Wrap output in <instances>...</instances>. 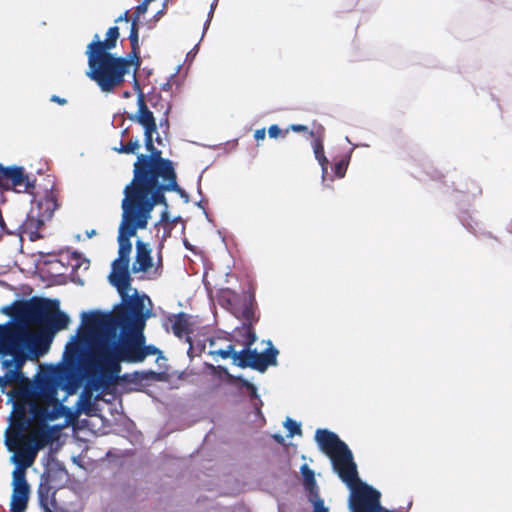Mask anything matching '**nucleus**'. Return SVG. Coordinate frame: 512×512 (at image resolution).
<instances>
[{
  "label": "nucleus",
  "instance_id": "obj_1",
  "mask_svg": "<svg viewBox=\"0 0 512 512\" xmlns=\"http://www.w3.org/2000/svg\"><path fill=\"white\" fill-rule=\"evenodd\" d=\"M76 388L75 382L69 380L63 384L60 376L42 374L35 379L33 385L24 390L30 414L39 425L29 432L23 442L38 452L58 439L60 427L48 426L46 423L63 416H72L71 410L63 402Z\"/></svg>",
  "mask_w": 512,
  "mask_h": 512
},
{
  "label": "nucleus",
  "instance_id": "obj_2",
  "mask_svg": "<svg viewBox=\"0 0 512 512\" xmlns=\"http://www.w3.org/2000/svg\"><path fill=\"white\" fill-rule=\"evenodd\" d=\"M16 315L21 321L40 326V330L35 333H29L23 326L8 322L0 324V343L6 334L13 331L17 335L16 350L23 353L25 361L28 356L25 351L28 348L36 356L46 353L54 334L68 327L70 319L67 314L59 309L57 300L44 298H32L26 302L16 304Z\"/></svg>",
  "mask_w": 512,
  "mask_h": 512
},
{
  "label": "nucleus",
  "instance_id": "obj_3",
  "mask_svg": "<svg viewBox=\"0 0 512 512\" xmlns=\"http://www.w3.org/2000/svg\"><path fill=\"white\" fill-rule=\"evenodd\" d=\"M124 196L150 206L167 205L166 192L185 191L177 183L173 162L162 157L157 148L149 155L140 154L133 165V178L124 188Z\"/></svg>",
  "mask_w": 512,
  "mask_h": 512
},
{
  "label": "nucleus",
  "instance_id": "obj_4",
  "mask_svg": "<svg viewBox=\"0 0 512 512\" xmlns=\"http://www.w3.org/2000/svg\"><path fill=\"white\" fill-rule=\"evenodd\" d=\"M144 304L131 303L130 309L122 307L111 313L93 311L84 313L83 325L90 332H116L119 328L123 337L118 342V364L121 362L140 363L142 344H145L143 329L145 327Z\"/></svg>",
  "mask_w": 512,
  "mask_h": 512
},
{
  "label": "nucleus",
  "instance_id": "obj_5",
  "mask_svg": "<svg viewBox=\"0 0 512 512\" xmlns=\"http://www.w3.org/2000/svg\"><path fill=\"white\" fill-rule=\"evenodd\" d=\"M315 440L331 460L334 471L351 489L349 509L351 512H381L380 493L359 479L351 450L337 434L318 429Z\"/></svg>",
  "mask_w": 512,
  "mask_h": 512
},
{
  "label": "nucleus",
  "instance_id": "obj_6",
  "mask_svg": "<svg viewBox=\"0 0 512 512\" xmlns=\"http://www.w3.org/2000/svg\"><path fill=\"white\" fill-rule=\"evenodd\" d=\"M119 36V28L117 26L110 27L104 40L95 34L86 48L85 54L88 59L86 76L94 81L104 93H111L121 87L130 67L135 65L131 58L117 57L110 52L116 47Z\"/></svg>",
  "mask_w": 512,
  "mask_h": 512
},
{
  "label": "nucleus",
  "instance_id": "obj_7",
  "mask_svg": "<svg viewBox=\"0 0 512 512\" xmlns=\"http://www.w3.org/2000/svg\"><path fill=\"white\" fill-rule=\"evenodd\" d=\"M85 329L95 336L85 363L89 384L96 390H106L117 383L121 371V365L118 364L116 332L94 333L86 327Z\"/></svg>",
  "mask_w": 512,
  "mask_h": 512
},
{
  "label": "nucleus",
  "instance_id": "obj_8",
  "mask_svg": "<svg viewBox=\"0 0 512 512\" xmlns=\"http://www.w3.org/2000/svg\"><path fill=\"white\" fill-rule=\"evenodd\" d=\"M122 219L118 230V258L130 260L132 251L131 237L137 230L146 229L155 207L125 197L122 200Z\"/></svg>",
  "mask_w": 512,
  "mask_h": 512
},
{
  "label": "nucleus",
  "instance_id": "obj_9",
  "mask_svg": "<svg viewBox=\"0 0 512 512\" xmlns=\"http://www.w3.org/2000/svg\"><path fill=\"white\" fill-rule=\"evenodd\" d=\"M268 348L258 353L252 346H244V349L237 352L234 345L230 344L226 349L210 351L211 356H220L222 359L231 358L233 364L240 368H251L261 373L265 372L269 366L277 364L278 350L268 341Z\"/></svg>",
  "mask_w": 512,
  "mask_h": 512
},
{
  "label": "nucleus",
  "instance_id": "obj_10",
  "mask_svg": "<svg viewBox=\"0 0 512 512\" xmlns=\"http://www.w3.org/2000/svg\"><path fill=\"white\" fill-rule=\"evenodd\" d=\"M17 335L18 333L16 334L14 331L10 334H6L2 339V343H0V355L12 357L11 359L1 361V366L6 371L3 376H0L2 392H5V389L10 385L21 384L28 381L22 372L25 357L23 353L11 346V344H16Z\"/></svg>",
  "mask_w": 512,
  "mask_h": 512
},
{
  "label": "nucleus",
  "instance_id": "obj_11",
  "mask_svg": "<svg viewBox=\"0 0 512 512\" xmlns=\"http://www.w3.org/2000/svg\"><path fill=\"white\" fill-rule=\"evenodd\" d=\"M129 264L130 260L120 258H117L112 262V271L109 274L108 279L110 284L117 289L122 299L121 304L117 305L114 309H121L122 307L130 309L133 301H138L139 303L144 304V296H139L137 290H135L134 295H129L132 283Z\"/></svg>",
  "mask_w": 512,
  "mask_h": 512
},
{
  "label": "nucleus",
  "instance_id": "obj_12",
  "mask_svg": "<svg viewBox=\"0 0 512 512\" xmlns=\"http://www.w3.org/2000/svg\"><path fill=\"white\" fill-rule=\"evenodd\" d=\"M0 187L4 189L13 188L17 192H29L34 188L23 167H5L0 164Z\"/></svg>",
  "mask_w": 512,
  "mask_h": 512
},
{
  "label": "nucleus",
  "instance_id": "obj_13",
  "mask_svg": "<svg viewBox=\"0 0 512 512\" xmlns=\"http://www.w3.org/2000/svg\"><path fill=\"white\" fill-rule=\"evenodd\" d=\"M253 302L254 297L250 295L249 298L245 301L241 310V318L243 319V324L240 331L243 332L242 335L245 337L243 342L244 346H253L257 340L254 324L258 322L259 317L256 315Z\"/></svg>",
  "mask_w": 512,
  "mask_h": 512
},
{
  "label": "nucleus",
  "instance_id": "obj_14",
  "mask_svg": "<svg viewBox=\"0 0 512 512\" xmlns=\"http://www.w3.org/2000/svg\"><path fill=\"white\" fill-rule=\"evenodd\" d=\"M301 473L303 475V486L308 492V500L313 505V512H329L319 495L314 471L304 464L301 466Z\"/></svg>",
  "mask_w": 512,
  "mask_h": 512
},
{
  "label": "nucleus",
  "instance_id": "obj_15",
  "mask_svg": "<svg viewBox=\"0 0 512 512\" xmlns=\"http://www.w3.org/2000/svg\"><path fill=\"white\" fill-rule=\"evenodd\" d=\"M167 322L171 324V331L177 338H185L186 342L190 344L188 354L192 352L193 347L191 334L194 330L191 322V316L185 312H179L168 316Z\"/></svg>",
  "mask_w": 512,
  "mask_h": 512
},
{
  "label": "nucleus",
  "instance_id": "obj_16",
  "mask_svg": "<svg viewBox=\"0 0 512 512\" xmlns=\"http://www.w3.org/2000/svg\"><path fill=\"white\" fill-rule=\"evenodd\" d=\"M137 106V113L134 117H130V119L139 123L144 128V132L157 131L155 117L149 110L142 92L137 96Z\"/></svg>",
  "mask_w": 512,
  "mask_h": 512
},
{
  "label": "nucleus",
  "instance_id": "obj_17",
  "mask_svg": "<svg viewBox=\"0 0 512 512\" xmlns=\"http://www.w3.org/2000/svg\"><path fill=\"white\" fill-rule=\"evenodd\" d=\"M88 354L86 353L85 343L80 339H75L68 343L65 349L64 358L68 365L75 366L80 364L86 371V361Z\"/></svg>",
  "mask_w": 512,
  "mask_h": 512
},
{
  "label": "nucleus",
  "instance_id": "obj_18",
  "mask_svg": "<svg viewBox=\"0 0 512 512\" xmlns=\"http://www.w3.org/2000/svg\"><path fill=\"white\" fill-rule=\"evenodd\" d=\"M152 267L151 250L148 245L140 240L136 242V257L132 264V273L146 272Z\"/></svg>",
  "mask_w": 512,
  "mask_h": 512
},
{
  "label": "nucleus",
  "instance_id": "obj_19",
  "mask_svg": "<svg viewBox=\"0 0 512 512\" xmlns=\"http://www.w3.org/2000/svg\"><path fill=\"white\" fill-rule=\"evenodd\" d=\"M131 51L127 57L135 62V71L140 67V45H139V22L131 20V28L129 34Z\"/></svg>",
  "mask_w": 512,
  "mask_h": 512
},
{
  "label": "nucleus",
  "instance_id": "obj_20",
  "mask_svg": "<svg viewBox=\"0 0 512 512\" xmlns=\"http://www.w3.org/2000/svg\"><path fill=\"white\" fill-rule=\"evenodd\" d=\"M37 453L38 452L23 442L22 449L13 456V461L19 465L17 468H24L26 470V468L34 463Z\"/></svg>",
  "mask_w": 512,
  "mask_h": 512
},
{
  "label": "nucleus",
  "instance_id": "obj_21",
  "mask_svg": "<svg viewBox=\"0 0 512 512\" xmlns=\"http://www.w3.org/2000/svg\"><path fill=\"white\" fill-rule=\"evenodd\" d=\"M29 490H12L10 512H24L29 501Z\"/></svg>",
  "mask_w": 512,
  "mask_h": 512
},
{
  "label": "nucleus",
  "instance_id": "obj_22",
  "mask_svg": "<svg viewBox=\"0 0 512 512\" xmlns=\"http://www.w3.org/2000/svg\"><path fill=\"white\" fill-rule=\"evenodd\" d=\"M309 136L314 138V140L312 142V147H313L315 158L325 155L324 128L322 126H320L317 131H310Z\"/></svg>",
  "mask_w": 512,
  "mask_h": 512
},
{
  "label": "nucleus",
  "instance_id": "obj_23",
  "mask_svg": "<svg viewBox=\"0 0 512 512\" xmlns=\"http://www.w3.org/2000/svg\"><path fill=\"white\" fill-rule=\"evenodd\" d=\"M22 440L23 435L21 434L20 428L13 430L8 429L6 431L5 445L9 451H16Z\"/></svg>",
  "mask_w": 512,
  "mask_h": 512
},
{
  "label": "nucleus",
  "instance_id": "obj_24",
  "mask_svg": "<svg viewBox=\"0 0 512 512\" xmlns=\"http://www.w3.org/2000/svg\"><path fill=\"white\" fill-rule=\"evenodd\" d=\"M13 490H29L30 486L26 480V471L24 468H15L12 473Z\"/></svg>",
  "mask_w": 512,
  "mask_h": 512
},
{
  "label": "nucleus",
  "instance_id": "obj_25",
  "mask_svg": "<svg viewBox=\"0 0 512 512\" xmlns=\"http://www.w3.org/2000/svg\"><path fill=\"white\" fill-rule=\"evenodd\" d=\"M350 162V155L342 157L334 164L333 171L336 177L343 178Z\"/></svg>",
  "mask_w": 512,
  "mask_h": 512
},
{
  "label": "nucleus",
  "instance_id": "obj_26",
  "mask_svg": "<svg viewBox=\"0 0 512 512\" xmlns=\"http://www.w3.org/2000/svg\"><path fill=\"white\" fill-rule=\"evenodd\" d=\"M79 410L87 415H91L90 411L92 408L91 393L84 391L79 399Z\"/></svg>",
  "mask_w": 512,
  "mask_h": 512
},
{
  "label": "nucleus",
  "instance_id": "obj_27",
  "mask_svg": "<svg viewBox=\"0 0 512 512\" xmlns=\"http://www.w3.org/2000/svg\"><path fill=\"white\" fill-rule=\"evenodd\" d=\"M139 147L140 144L138 140H130L127 143H121V146L117 151L124 154H135Z\"/></svg>",
  "mask_w": 512,
  "mask_h": 512
},
{
  "label": "nucleus",
  "instance_id": "obj_28",
  "mask_svg": "<svg viewBox=\"0 0 512 512\" xmlns=\"http://www.w3.org/2000/svg\"><path fill=\"white\" fill-rule=\"evenodd\" d=\"M284 426L289 432V434H288L289 437L302 434L300 424L290 418L286 419Z\"/></svg>",
  "mask_w": 512,
  "mask_h": 512
},
{
  "label": "nucleus",
  "instance_id": "obj_29",
  "mask_svg": "<svg viewBox=\"0 0 512 512\" xmlns=\"http://www.w3.org/2000/svg\"><path fill=\"white\" fill-rule=\"evenodd\" d=\"M148 5H149V0H143L136 8H135V11L133 13V16H132V19L131 20H134V21H137L139 22V19H140V16L142 14H145L147 12V9H148Z\"/></svg>",
  "mask_w": 512,
  "mask_h": 512
},
{
  "label": "nucleus",
  "instance_id": "obj_30",
  "mask_svg": "<svg viewBox=\"0 0 512 512\" xmlns=\"http://www.w3.org/2000/svg\"><path fill=\"white\" fill-rule=\"evenodd\" d=\"M238 381L241 383L243 387L247 389L249 392V396L252 399L258 398L257 388L254 384L250 383L248 380L244 378H238Z\"/></svg>",
  "mask_w": 512,
  "mask_h": 512
},
{
  "label": "nucleus",
  "instance_id": "obj_31",
  "mask_svg": "<svg viewBox=\"0 0 512 512\" xmlns=\"http://www.w3.org/2000/svg\"><path fill=\"white\" fill-rule=\"evenodd\" d=\"M158 353H160V350L157 347L153 345L146 346L145 344H142L141 362H143L147 356L156 355Z\"/></svg>",
  "mask_w": 512,
  "mask_h": 512
},
{
  "label": "nucleus",
  "instance_id": "obj_32",
  "mask_svg": "<svg viewBox=\"0 0 512 512\" xmlns=\"http://www.w3.org/2000/svg\"><path fill=\"white\" fill-rule=\"evenodd\" d=\"M297 132V133H308L311 131L307 126L302 124H291L285 131L284 135H287L289 131Z\"/></svg>",
  "mask_w": 512,
  "mask_h": 512
},
{
  "label": "nucleus",
  "instance_id": "obj_33",
  "mask_svg": "<svg viewBox=\"0 0 512 512\" xmlns=\"http://www.w3.org/2000/svg\"><path fill=\"white\" fill-rule=\"evenodd\" d=\"M156 131H150L149 133L148 132H144V136H145V146H146V149L151 152L153 150H155V146L153 144V134L155 133Z\"/></svg>",
  "mask_w": 512,
  "mask_h": 512
},
{
  "label": "nucleus",
  "instance_id": "obj_34",
  "mask_svg": "<svg viewBox=\"0 0 512 512\" xmlns=\"http://www.w3.org/2000/svg\"><path fill=\"white\" fill-rule=\"evenodd\" d=\"M316 160L318 161L319 165L321 166L322 177L325 178L326 174L328 173L329 161L325 155L316 158Z\"/></svg>",
  "mask_w": 512,
  "mask_h": 512
},
{
  "label": "nucleus",
  "instance_id": "obj_35",
  "mask_svg": "<svg viewBox=\"0 0 512 512\" xmlns=\"http://www.w3.org/2000/svg\"><path fill=\"white\" fill-rule=\"evenodd\" d=\"M268 134H269L270 138H277L279 136H285L284 132L276 124H273L268 128Z\"/></svg>",
  "mask_w": 512,
  "mask_h": 512
},
{
  "label": "nucleus",
  "instance_id": "obj_36",
  "mask_svg": "<svg viewBox=\"0 0 512 512\" xmlns=\"http://www.w3.org/2000/svg\"><path fill=\"white\" fill-rule=\"evenodd\" d=\"M19 301H15L13 303L12 306H8V307H4L1 311L7 315H10V316H13V317H16L18 319H20L17 315H16V304L18 303Z\"/></svg>",
  "mask_w": 512,
  "mask_h": 512
},
{
  "label": "nucleus",
  "instance_id": "obj_37",
  "mask_svg": "<svg viewBox=\"0 0 512 512\" xmlns=\"http://www.w3.org/2000/svg\"><path fill=\"white\" fill-rule=\"evenodd\" d=\"M163 206H164V210L162 211V213L160 215V222L166 223V222H169V220H170V216H169V212H168V204L163 205Z\"/></svg>",
  "mask_w": 512,
  "mask_h": 512
},
{
  "label": "nucleus",
  "instance_id": "obj_38",
  "mask_svg": "<svg viewBox=\"0 0 512 512\" xmlns=\"http://www.w3.org/2000/svg\"><path fill=\"white\" fill-rule=\"evenodd\" d=\"M266 136L265 128L257 129L254 133V138L257 141L264 140Z\"/></svg>",
  "mask_w": 512,
  "mask_h": 512
},
{
  "label": "nucleus",
  "instance_id": "obj_39",
  "mask_svg": "<svg viewBox=\"0 0 512 512\" xmlns=\"http://www.w3.org/2000/svg\"><path fill=\"white\" fill-rule=\"evenodd\" d=\"M122 21H125V22H129L130 21V16H129V11H125L123 14H121L116 20L115 22L116 23H119V22H122Z\"/></svg>",
  "mask_w": 512,
  "mask_h": 512
},
{
  "label": "nucleus",
  "instance_id": "obj_40",
  "mask_svg": "<svg viewBox=\"0 0 512 512\" xmlns=\"http://www.w3.org/2000/svg\"><path fill=\"white\" fill-rule=\"evenodd\" d=\"M52 102L58 103L60 105H65L67 103V100L64 98H60L57 95H53L50 99Z\"/></svg>",
  "mask_w": 512,
  "mask_h": 512
},
{
  "label": "nucleus",
  "instance_id": "obj_41",
  "mask_svg": "<svg viewBox=\"0 0 512 512\" xmlns=\"http://www.w3.org/2000/svg\"><path fill=\"white\" fill-rule=\"evenodd\" d=\"M95 233H96V232H95V230H92V231L88 234V236H89V237H91V236L95 235Z\"/></svg>",
  "mask_w": 512,
  "mask_h": 512
},
{
  "label": "nucleus",
  "instance_id": "obj_42",
  "mask_svg": "<svg viewBox=\"0 0 512 512\" xmlns=\"http://www.w3.org/2000/svg\"><path fill=\"white\" fill-rule=\"evenodd\" d=\"M381 512H394V511L387 510V509H384V508L381 507Z\"/></svg>",
  "mask_w": 512,
  "mask_h": 512
},
{
  "label": "nucleus",
  "instance_id": "obj_43",
  "mask_svg": "<svg viewBox=\"0 0 512 512\" xmlns=\"http://www.w3.org/2000/svg\"><path fill=\"white\" fill-rule=\"evenodd\" d=\"M124 96H125V97H128V96H129V92H125V93H124Z\"/></svg>",
  "mask_w": 512,
  "mask_h": 512
},
{
  "label": "nucleus",
  "instance_id": "obj_44",
  "mask_svg": "<svg viewBox=\"0 0 512 512\" xmlns=\"http://www.w3.org/2000/svg\"><path fill=\"white\" fill-rule=\"evenodd\" d=\"M153 0H149V3L152 2Z\"/></svg>",
  "mask_w": 512,
  "mask_h": 512
}]
</instances>
